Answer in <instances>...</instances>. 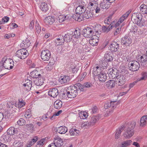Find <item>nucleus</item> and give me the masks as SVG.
Listing matches in <instances>:
<instances>
[{
    "instance_id": "de8ad7c7",
    "label": "nucleus",
    "mask_w": 147,
    "mask_h": 147,
    "mask_svg": "<svg viewBox=\"0 0 147 147\" xmlns=\"http://www.w3.org/2000/svg\"><path fill=\"white\" fill-rule=\"evenodd\" d=\"M48 139V138H45L41 139L37 142V145H39V146H42L45 143L47 142Z\"/></svg>"
},
{
    "instance_id": "e2e57ef3",
    "label": "nucleus",
    "mask_w": 147,
    "mask_h": 147,
    "mask_svg": "<svg viewBox=\"0 0 147 147\" xmlns=\"http://www.w3.org/2000/svg\"><path fill=\"white\" fill-rule=\"evenodd\" d=\"M64 36L61 35H60L59 36V38L60 39V40H61V41H60L58 42V43L57 44V45H61L62 43L64 41V39H63Z\"/></svg>"
},
{
    "instance_id": "ddd939ff",
    "label": "nucleus",
    "mask_w": 147,
    "mask_h": 147,
    "mask_svg": "<svg viewBox=\"0 0 147 147\" xmlns=\"http://www.w3.org/2000/svg\"><path fill=\"white\" fill-rule=\"evenodd\" d=\"M76 86H77L78 90L81 91H83L85 88H88L91 87L92 86V84L90 82H87L84 84V85H82L79 83L76 84Z\"/></svg>"
},
{
    "instance_id": "8fccbe9b",
    "label": "nucleus",
    "mask_w": 147,
    "mask_h": 147,
    "mask_svg": "<svg viewBox=\"0 0 147 147\" xmlns=\"http://www.w3.org/2000/svg\"><path fill=\"white\" fill-rule=\"evenodd\" d=\"M48 94L51 97L54 98L55 97V88L50 89L48 92Z\"/></svg>"
},
{
    "instance_id": "4468645a",
    "label": "nucleus",
    "mask_w": 147,
    "mask_h": 147,
    "mask_svg": "<svg viewBox=\"0 0 147 147\" xmlns=\"http://www.w3.org/2000/svg\"><path fill=\"white\" fill-rule=\"evenodd\" d=\"M116 80V84L119 86L123 85L125 82V78L123 75H120L117 76Z\"/></svg>"
},
{
    "instance_id": "aec40b11",
    "label": "nucleus",
    "mask_w": 147,
    "mask_h": 147,
    "mask_svg": "<svg viewBox=\"0 0 147 147\" xmlns=\"http://www.w3.org/2000/svg\"><path fill=\"white\" fill-rule=\"evenodd\" d=\"M55 21L54 16H49L45 18L44 22L47 25H51Z\"/></svg>"
},
{
    "instance_id": "a878e982",
    "label": "nucleus",
    "mask_w": 147,
    "mask_h": 147,
    "mask_svg": "<svg viewBox=\"0 0 147 147\" xmlns=\"http://www.w3.org/2000/svg\"><path fill=\"white\" fill-rule=\"evenodd\" d=\"M111 3L107 0V1H102L100 3V7L103 9H107L110 7Z\"/></svg>"
},
{
    "instance_id": "b1692460",
    "label": "nucleus",
    "mask_w": 147,
    "mask_h": 147,
    "mask_svg": "<svg viewBox=\"0 0 147 147\" xmlns=\"http://www.w3.org/2000/svg\"><path fill=\"white\" fill-rule=\"evenodd\" d=\"M73 18L75 21L80 22L82 20H84L83 17V14H80L77 12L74 14L72 16Z\"/></svg>"
},
{
    "instance_id": "4be33fe9",
    "label": "nucleus",
    "mask_w": 147,
    "mask_h": 147,
    "mask_svg": "<svg viewBox=\"0 0 147 147\" xmlns=\"http://www.w3.org/2000/svg\"><path fill=\"white\" fill-rule=\"evenodd\" d=\"M86 10V7L84 6L80 5L76 8L75 12L80 14H83L82 13L85 12Z\"/></svg>"
},
{
    "instance_id": "680f3d73",
    "label": "nucleus",
    "mask_w": 147,
    "mask_h": 147,
    "mask_svg": "<svg viewBox=\"0 0 147 147\" xmlns=\"http://www.w3.org/2000/svg\"><path fill=\"white\" fill-rule=\"evenodd\" d=\"M26 127L27 129L33 130L34 129V127L33 125L31 124H29L26 125Z\"/></svg>"
},
{
    "instance_id": "4d7b16f0",
    "label": "nucleus",
    "mask_w": 147,
    "mask_h": 147,
    "mask_svg": "<svg viewBox=\"0 0 147 147\" xmlns=\"http://www.w3.org/2000/svg\"><path fill=\"white\" fill-rule=\"evenodd\" d=\"M112 15L109 16L108 18L104 21L105 23L108 25L112 21Z\"/></svg>"
},
{
    "instance_id": "0e129e2a",
    "label": "nucleus",
    "mask_w": 147,
    "mask_h": 147,
    "mask_svg": "<svg viewBox=\"0 0 147 147\" xmlns=\"http://www.w3.org/2000/svg\"><path fill=\"white\" fill-rule=\"evenodd\" d=\"M108 63L107 61H105L104 62H103L101 64V67L104 69H106L107 68V67Z\"/></svg>"
},
{
    "instance_id": "3c124183",
    "label": "nucleus",
    "mask_w": 147,
    "mask_h": 147,
    "mask_svg": "<svg viewBox=\"0 0 147 147\" xmlns=\"http://www.w3.org/2000/svg\"><path fill=\"white\" fill-rule=\"evenodd\" d=\"M79 117L81 119H85L87 117L88 115L86 112H81L79 114Z\"/></svg>"
},
{
    "instance_id": "f3484780",
    "label": "nucleus",
    "mask_w": 147,
    "mask_h": 147,
    "mask_svg": "<svg viewBox=\"0 0 147 147\" xmlns=\"http://www.w3.org/2000/svg\"><path fill=\"white\" fill-rule=\"evenodd\" d=\"M97 3V2L95 0L92 1L89 3L88 7L90 9V11L94 10L96 7L98 6Z\"/></svg>"
},
{
    "instance_id": "a19ab883",
    "label": "nucleus",
    "mask_w": 147,
    "mask_h": 147,
    "mask_svg": "<svg viewBox=\"0 0 147 147\" xmlns=\"http://www.w3.org/2000/svg\"><path fill=\"white\" fill-rule=\"evenodd\" d=\"M132 143L131 140H127L122 142L121 146L119 147H127L131 145Z\"/></svg>"
},
{
    "instance_id": "a18cd8bd",
    "label": "nucleus",
    "mask_w": 147,
    "mask_h": 147,
    "mask_svg": "<svg viewBox=\"0 0 147 147\" xmlns=\"http://www.w3.org/2000/svg\"><path fill=\"white\" fill-rule=\"evenodd\" d=\"M79 132V130L73 128H72L69 131V133L70 136H77Z\"/></svg>"
},
{
    "instance_id": "e433bc0d",
    "label": "nucleus",
    "mask_w": 147,
    "mask_h": 147,
    "mask_svg": "<svg viewBox=\"0 0 147 147\" xmlns=\"http://www.w3.org/2000/svg\"><path fill=\"white\" fill-rule=\"evenodd\" d=\"M140 11L143 14H147V5L144 4H142L140 7Z\"/></svg>"
},
{
    "instance_id": "7c9ffc66",
    "label": "nucleus",
    "mask_w": 147,
    "mask_h": 147,
    "mask_svg": "<svg viewBox=\"0 0 147 147\" xmlns=\"http://www.w3.org/2000/svg\"><path fill=\"white\" fill-rule=\"evenodd\" d=\"M67 127L64 126H61L58 128L56 132L57 131L60 134H64L67 131Z\"/></svg>"
},
{
    "instance_id": "7ed1b4c3",
    "label": "nucleus",
    "mask_w": 147,
    "mask_h": 147,
    "mask_svg": "<svg viewBox=\"0 0 147 147\" xmlns=\"http://www.w3.org/2000/svg\"><path fill=\"white\" fill-rule=\"evenodd\" d=\"M1 62L3 63L5 69H10L13 68L14 65V62L12 59H7L6 57H4L2 59Z\"/></svg>"
},
{
    "instance_id": "69168bd1",
    "label": "nucleus",
    "mask_w": 147,
    "mask_h": 147,
    "mask_svg": "<svg viewBox=\"0 0 147 147\" xmlns=\"http://www.w3.org/2000/svg\"><path fill=\"white\" fill-rule=\"evenodd\" d=\"M28 82H27L26 84H23L24 86H28L29 88L30 87H32V82L30 80H27Z\"/></svg>"
},
{
    "instance_id": "f704fd0d",
    "label": "nucleus",
    "mask_w": 147,
    "mask_h": 147,
    "mask_svg": "<svg viewBox=\"0 0 147 147\" xmlns=\"http://www.w3.org/2000/svg\"><path fill=\"white\" fill-rule=\"evenodd\" d=\"M71 32V33H72ZM73 38L76 39H78L80 38V30L76 29L74 31V33L72 32Z\"/></svg>"
},
{
    "instance_id": "20e7f679",
    "label": "nucleus",
    "mask_w": 147,
    "mask_h": 147,
    "mask_svg": "<svg viewBox=\"0 0 147 147\" xmlns=\"http://www.w3.org/2000/svg\"><path fill=\"white\" fill-rule=\"evenodd\" d=\"M88 121L84 122L83 123V126L84 127H89L93 125L99 120V117L98 116H93L90 117Z\"/></svg>"
},
{
    "instance_id": "5fc2aeb1",
    "label": "nucleus",
    "mask_w": 147,
    "mask_h": 147,
    "mask_svg": "<svg viewBox=\"0 0 147 147\" xmlns=\"http://www.w3.org/2000/svg\"><path fill=\"white\" fill-rule=\"evenodd\" d=\"M142 77L138 79V81H140L141 80H145L147 78V73L143 72L142 73Z\"/></svg>"
},
{
    "instance_id": "423d86ee",
    "label": "nucleus",
    "mask_w": 147,
    "mask_h": 147,
    "mask_svg": "<svg viewBox=\"0 0 147 147\" xmlns=\"http://www.w3.org/2000/svg\"><path fill=\"white\" fill-rule=\"evenodd\" d=\"M116 101H111V102L106 101L105 102L104 105V108L105 109H108L110 107H111L112 109H112L111 111H107V114H109L110 113H112L113 111V109L116 108L117 105L118 104H119V103L118 102L116 103Z\"/></svg>"
},
{
    "instance_id": "58836bf2",
    "label": "nucleus",
    "mask_w": 147,
    "mask_h": 147,
    "mask_svg": "<svg viewBox=\"0 0 147 147\" xmlns=\"http://www.w3.org/2000/svg\"><path fill=\"white\" fill-rule=\"evenodd\" d=\"M115 81L111 80L106 82V86L109 88H111L115 86Z\"/></svg>"
},
{
    "instance_id": "4c0bfd02",
    "label": "nucleus",
    "mask_w": 147,
    "mask_h": 147,
    "mask_svg": "<svg viewBox=\"0 0 147 147\" xmlns=\"http://www.w3.org/2000/svg\"><path fill=\"white\" fill-rule=\"evenodd\" d=\"M140 125L144 126L146 125L147 124V116H144L141 118Z\"/></svg>"
},
{
    "instance_id": "79ce46f5",
    "label": "nucleus",
    "mask_w": 147,
    "mask_h": 147,
    "mask_svg": "<svg viewBox=\"0 0 147 147\" xmlns=\"http://www.w3.org/2000/svg\"><path fill=\"white\" fill-rule=\"evenodd\" d=\"M138 62L141 63H145L147 62V56L146 55H143L141 56L140 58L138 59Z\"/></svg>"
},
{
    "instance_id": "bf43d9fd",
    "label": "nucleus",
    "mask_w": 147,
    "mask_h": 147,
    "mask_svg": "<svg viewBox=\"0 0 147 147\" xmlns=\"http://www.w3.org/2000/svg\"><path fill=\"white\" fill-rule=\"evenodd\" d=\"M25 121L24 119L20 118L17 121V123L18 125L22 126L25 124Z\"/></svg>"
},
{
    "instance_id": "774afa93",
    "label": "nucleus",
    "mask_w": 147,
    "mask_h": 147,
    "mask_svg": "<svg viewBox=\"0 0 147 147\" xmlns=\"http://www.w3.org/2000/svg\"><path fill=\"white\" fill-rule=\"evenodd\" d=\"M34 21L33 20L30 22V24L29 26V28L30 29L32 30L33 28L34 27Z\"/></svg>"
},
{
    "instance_id": "a211bd4d",
    "label": "nucleus",
    "mask_w": 147,
    "mask_h": 147,
    "mask_svg": "<svg viewBox=\"0 0 147 147\" xmlns=\"http://www.w3.org/2000/svg\"><path fill=\"white\" fill-rule=\"evenodd\" d=\"M110 50L113 52H116L119 49V44L117 42L113 41L110 45Z\"/></svg>"
},
{
    "instance_id": "cd10ccee",
    "label": "nucleus",
    "mask_w": 147,
    "mask_h": 147,
    "mask_svg": "<svg viewBox=\"0 0 147 147\" xmlns=\"http://www.w3.org/2000/svg\"><path fill=\"white\" fill-rule=\"evenodd\" d=\"M64 142L61 138L56 136V147H60L63 145Z\"/></svg>"
},
{
    "instance_id": "c03bdc74",
    "label": "nucleus",
    "mask_w": 147,
    "mask_h": 147,
    "mask_svg": "<svg viewBox=\"0 0 147 147\" xmlns=\"http://www.w3.org/2000/svg\"><path fill=\"white\" fill-rule=\"evenodd\" d=\"M38 138V137L37 136L34 137L29 142V143L27 144L26 147H30L33 145L37 140Z\"/></svg>"
},
{
    "instance_id": "72a5a7b5",
    "label": "nucleus",
    "mask_w": 147,
    "mask_h": 147,
    "mask_svg": "<svg viewBox=\"0 0 147 147\" xmlns=\"http://www.w3.org/2000/svg\"><path fill=\"white\" fill-rule=\"evenodd\" d=\"M124 129V126L123 125H122L119 128L117 129L115 135L116 139H117L120 137L121 133Z\"/></svg>"
},
{
    "instance_id": "412c9836",
    "label": "nucleus",
    "mask_w": 147,
    "mask_h": 147,
    "mask_svg": "<svg viewBox=\"0 0 147 147\" xmlns=\"http://www.w3.org/2000/svg\"><path fill=\"white\" fill-rule=\"evenodd\" d=\"M112 54L111 52L107 51L104 56V59L106 61L108 62H111L113 60L112 55Z\"/></svg>"
},
{
    "instance_id": "c756f323",
    "label": "nucleus",
    "mask_w": 147,
    "mask_h": 147,
    "mask_svg": "<svg viewBox=\"0 0 147 147\" xmlns=\"http://www.w3.org/2000/svg\"><path fill=\"white\" fill-rule=\"evenodd\" d=\"M18 132L17 129L13 127H11L7 131V134L10 135H13L16 134Z\"/></svg>"
},
{
    "instance_id": "6ab92c4d",
    "label": "nucleus",
    "mask_w": 147,
    "mask_h": 147,
    "mask_svg": "<svg viewBox=\"0 0 147 147\" xmlns=\"http://www.w3.org/2000/svg\"><path fill=\"white\" fill-rule=\"evenodd\" d=\"M142 16L141 14L140 13H134L132 15L131 17V20H133L134 22H137L138 20H140L142 19Z\"/></svg>"
},
{
    "instance_id": "2eb2a0df",
    "label": "nucleus",
    "mask_w": 147,
    "mask_h": 147,
    "mask_svg": "<svg viewBox=\"0 0 147 147\" xmlns=\"http://www.w3.org/2000/svg\"><path fill=\"white\" fill-rule=\"evenodd\" d=\"M70 80V77L66 75L61 76L59 79V82L61 84L68 83Z\"/></svg>"
},
{
    "instance_id": "2f4dec72",
    "label": "nucleus",
    "mask_w": 147,
    "mask_h": 147,
    "mask_svg": "<svg viewBox=\"0 0 147 147\" xmlns=\"http://www.w3.org/2000/svg\"><path fill=\"white\" fill-rule=\"evenodd\" d=\"M31 44L30 41L28 39H26L25 41H23L22 43L21 44L20 46L22 48L26 49Z\"/></svg>"
},
{
    "instance_id": "f8f14e48",
    "label": "nucleus",
    "mask_w": 147,
    "mask_h": 147,
    "mask_svg": "<svg viewBox=\"0 0 147 147\" xmlns=\"http://www.w3.org/2000/svg\"><path fill=\"white\" fill-rule=\"evenodd\" d=\"M83 36L86 38H90L92 36L93 32L91 28L87 27L82 30Z\"/></svg>"
},
{
    "instance_id": "f03ea898",
    "label": "nucleus",
    "mask_w": 147,
    "mask_h": 147,
    "mask_svg": "<svg viewBox=\"0 0 147 147\" xmlns=\"http://www.w3.org/2000/svg\"><path fill=\"white\" fill-rule=\"evenodd\" d=\"M135 125V122H133L127 124L125 127L123 136L125 138L129 139L134 134V129Z\"/></svg>"
},
{
    "instance_id": "338daca9",
    "label": "nucleus",
    "mask_w": 147,
    "mask_h": 147,
    "mask_svg": "<svg viewBox=\"0 0 147 147\" xmlns=\"http://www.w3.org/2000/svg\"><path fill=\"white\" fill-rule=\"evenodd\" d=\"M121 30V26L119 27L116 29V31L114 33V35H116L119 34Z\"/></svg>"
},
{
    "instance_id": "603ef678",
    "label": "nucleus",
    "mask_w": 147,
    "mask_h": 147,
    "mask_svg": "<svg viewBox=\"0 0 147 147\" xmlns=\"http://www.w3.org/2000/svg\"><path fill=\"white\" fill-rule=\"evenodd\" d=\"M35 28L36 32L38 34H39L41 31V28L38 22L37 21L36 22Z\"/></svg>"
},
{
    "instance_id": "f257e3e1",
    "label": "nucleus",
    "mask_w": 147,
    "mask_h": 147,
    "mask_svg": "<svg viewBox=\"0 0 147 147\" xmlns=\"http://www.w3.org/2000/svg\"><path fill=\"white\" fill-rule=\"evenodd\" d=\"M78 91L75 84L74 86H70L67 89H64L63 91L60 92V94L62 95L63 98L67 100L68 98H72L75 97L78 94Z\"/></svg>"
},
{
    "instance_id": "09e8293b",
    "label": "nucleus",
    "mask_w": 147,
    "mask_h": 147,
    "mask_svg": "<svg viewBox=\"0 0 147 147\" xmlns=\"http://www.w3.org/2000/svg\"><path fill=\"white\" fill-rule=\"evenodd\" d=\"M146 21L145 20H138L137 22H135V24H136L138 26L140 27H142V26H144L145 24Z\"/></svg>"
},
{
    "instance_id": "6e6552de",
    "label": "nucleus",
    "mask_w": 147,
    "mask_h": 147,
    "mask_svg": "<svg viewBox=\"0 0 147 147\" xmlns=\"http://www.w3.org/2000/svg\"><path fill=\"white\" fill-rule=\"evenodd\" d=\"M40 56L41 59L44 61H48L51 58V54L48 50H45L41 52Z\"/></svg>"
},
{
    "instance_id": "473e14b6",
    "label": "nucleus",
    "mask_w": 147,
    "mask_h": 147,
    "mask_svg": "<svg viewBox=\"0 0 147 147\" xmlns=\"http://www.w3.org/2000/svg\"><path fill=\"white\" fill-rule=\"evenodd\" d=\"M130 11H128L125 14L121 17L118 21V24L121 23L125 20L127 18L130 14Z\"/></svg>"
},
{
    "instance_id": "9b49d317",
    "label": "nucleus",
    "mask_w": 147,
    "mask_h": 147,
    "mask_svg": "<svg viewBox=\"0 0 147 147\" xmlns=\"http://www.w3.org/2000/svg\"><path fill=\"white\" fill-rule=\"evenodd\" d=\"M133 63L128 64L129 69L133 71L138 70L140 67V65L138 62L134 61Z\"/></svg>"
},
{
    "instance_id": "0eeeda50",
    "label": "nucleus",
    "mask_w": 147,
    "mask_h": 147,
    "mask_svg": "<svg viewBox=\"0 0 147 147\" xmlns=\"http://www.w3.org/2000/svg\"><path fill=\"white\" fill-rule=\"evenodd\" d=\"M43 70H39V68L36 69L30 73V76L32 78H40L43 75Z\"/></svg>"
},
{
    "instance_id": "dca6fc26",
    "label": "nucleus",
    "mask_w": 147,
    "mask_h": 147,
    "mask_svg": "<svg viewBox=\"0 0 147 147\" xmlns=\"http://www.w3.org/2000/svg\"><path fill=\"white\" fill-rule=\"evenodd\" d=\"M115 22V21H113L112 22L111 24L107 27H106L105 26H103L101 27V26L100 25L99 28H101L102 29V31L103 32L107 33L112 29L113 27V25H114Z\"/></svg>"
},
{
    "instance_id": "13d9d810",
    "label": "nucleus",
    "mask_w": 147,
    "mask_h": 147,
    "mask_svg": "<svg viewBox=\"0 0 147 147\" xmlns=\"http://www.w3.org/2000/svg\"><path fill=\"white\" fill-rule=\"evenodd\" d=\"M9 20V18L7 16L4 17L0 21V24H2L4 23L7 22Z\"/></svg>"
},
{
    "instance_id": "1a4fd4ad",
    "label": "nucleus",
    "mask_w": 147,
    "mask_h": 147,
    "mask_svg": "<svg viewBox=\"0 0 147 147\" xmlns=\"http://www.w3.org/2000/svg\"><path fill=\"white\" fill-rule=\"evenodd\" d=\"M132 42V40L128 35H125L121 39V43L123 45L129 46Z\"/></svg>"
},
{
    "instance_id": "ea45409f",
    "label": "nucleus",
    "mask_w": 147,
    "mask_h": 147,
    "mask_svg": "<svg viewBox=\"0 0 147 147\" xmlns=\"http://www.w3.org/2000/svg\"><path fill=\"white\" fill-rule=\"evenodd\" d=\"M93 14L92 12L90 11H87L86 12L84 15H83V17L84 19V20H85L86 19H88L90 18L93 16Z\"/></svg>"
},
{
    "instance_id": "37998d69",
    "label": "nucleus",
    "mask_w": 147,
    "mask_h": 147,
    "mask_svg": "<svg viewBox=\"0 0 147 147\" xmlns=\"http://www.w3.org/2000/svg\"><path fill=\"white\" fill-rule=\"evenodd\" d=\"M99 40L98 38H92L89 40V43L91 45L93 46H97L98 45V42Z\"/></svg>"
},
{
    "instance_id": "864d4df0",
    "label": "nucleus",
    "mask_w": 147,
    "mask_h": 147,
    "mask_svg": "<svg viewBox=\"0 0 147 147\" xmlns=\"http://www.w3.org/2000/svg\"><path fill=\"white\" fill-rule=\"evenodd\" d=\"M62 102L60 100H56V109H59L62 106Z\"/></svg>"
},
{
    "instance_id": "5701e85b",
    "label": "nucleus",
    "mask_w": 147,
    "mask_h": 147,
    "mask_svg": "<svg viewBox=\"0 0 147 147\" xmlns=\"http://www.w3.org/2000/svg\"><path fill=\"white\" fill-rule=\"evenodd\" d=\"M102 68L98 66L95 67L93 68V74L95 76H97L103 71H102Z\"/></svg>"
},
{
    "instance_id": "9d476101",
    "label": "nucleus",
    "mask_w": 147,
    "mask_h": 147,
    "mask_svg": "<svg viewBox=\"0 0 147 147\" xmlns=\"http://www.w3.org/2000/svg\"><path fill=\"white\" fill-rule=\"evenodd\" d=\"M117 70L115 69H110L109 70V72H107L109 77L111 79H116L118 76H119V73L117 72Z\"/></svg>"
},
{
    "instance_id": "c85d7f7f",
    "label": "nucleus",
    "mask_w": 147,
    "mask_h": 147,
    "mask_svg": "<svg viewBox=\"0 0 147 147\" xmlns=\"http://www.w3.org/2000/svg\"><path fill=\"white\" fill-rule=\"evenodd\" d=\"M68 18L67 16L60 15L57 18V23L62 22Z\"/></svg>"
},
{
    "instance_id": "49530a36",
    "label": "nucleus",
    "mask_w": 147,
    "mask_h": 147,
    "mask_svg": "<svg viewBox=\"0 0 147 147\" xmlns=\"http://www.w3.org/2000/svg\"><path fill=\"white\" fill-rule=\"evenodd\" d=\"M25 105V103L23 100H21V101L19 100V102H18L15 103V106L18 108H21L22 107L24 106Z\"/></svg>"
},
{
    "instance_id": "393cba45",
    "label": "nucleus",
    "mask_w": 147,
    "mask_h": 147,
    "mask_svg": "<svg viewBox=\"0 0 147 147\" xmlns=\"http://www.w3.org/2000/svg\"><path fill=\"white\" fill-rule=\"evenodd\" d=\"M72 33H67L65 34L64 36L63 39L64 41L66 42H70L73 39L72 34Z\"/></svg>"
},
{
    "instance_id": "39448f33",
    "label": "nucleus",
    "mask_w": 147,
    "mask_h": 147,
    "mask_svg": "<svg viewBox=\"0 0 147 147\" xmlns=\"http://www.w3.org/2000/svg\"><path fill=\"white\" fill-rule=\"evenodd\" d=\"M27 50L24 48L20 49L17 51L16 56L21 59H25L28 55Z\"/></svg>"
},
{
    "instance_id": "bb28decb",
    "label": "nucleus",
    "mask_w": 147,
    "mask_h": 147,
    "mask_svg": "<svg viewBox=\"0 0 147 147\" xmlns=\"http://www.w3.org/2000/svg\"><path fill=\"white\" fill-rule=\"evenodd\" d=\"M100 81L101 82H104L107 79V76L105 73L102 72L97 76Z\"/></svg>"
},
{
    "instance_id": "c9c22d12",
    "label": "nucleus",
    "mask_w": 147,
    "mask_h": 147,
    "mask_svg": "<svg viewBox=\"0 0 147 147\" xmlns=\"http://www.w3.org/2000/svg\"><path fill=\"white\" fill-rule=\"evenodd\" d=\"M49 8L47 3L44 2L41 3L40 5V9L42 11L46 12L48 10Z\"/></svg>"
},
{
    "instance_id": "052dcab7",
    "label": "nucleus",
    "mask_w": 147,
    "mask_h": 147,
    "mask_svg": "<svg viewBox=\"0 0 147 147\" xmlns=\"http://www.w3.org/2000/svg\"><path fill=\"white\" fill-rule=\"evenodd\" d=\"M138 30V27L136 25L132 26L131 28L130 29V30L134 33H135L137 32Z\"/></svg>"
},
{
    "instance_id": "6e6d98bb",
    "label": "nucleus",
    "mask_w": 147,
    "mask_h": 147,
    "mask_svg": "<svg viewBox=\"0 0 147 147\" xmlns=\"http://www.w3.org/2000/svg\"><path fill=\"white\" fill-rule=\"evenodd\" d=\"M23 143L20 141H15L13 144L14 147H22L23 146Z\"/></svg>"
}]
</instances>
